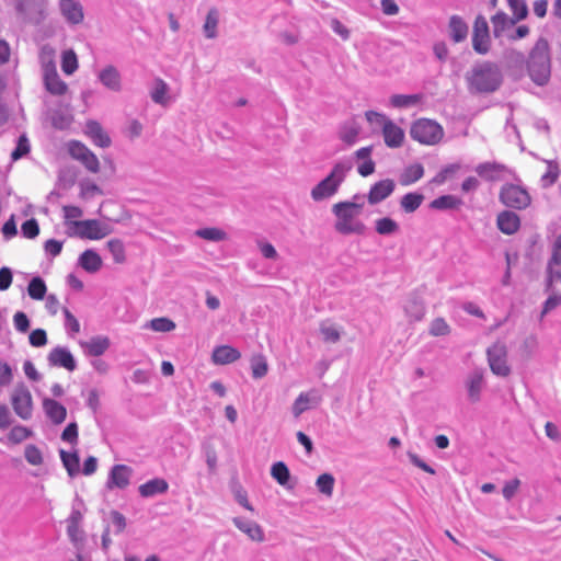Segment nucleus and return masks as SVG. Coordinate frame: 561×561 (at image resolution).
I'll return each mask as SVG.
<instances>
[{
  "instance_id": "55",
  "label": "nucleus",
  "mask_w": 561,
  "mask_h": 561,
  "mask_svg": "<svg viewBox=\"0 0 561 561\" xmlns=\"http://www.w3.org/2000/svg\"><path fill=\"white\" fill-rule=\"evenodd\" d=\"M26 461L32 466H39L43 463V454L35 445H27L24 450Z\"/></svg>"
},
{
  "instance_id": "39",
  "label": "nucleus",
  "mask_w": 561,
  "mask_h": 561,
  "mask_svg": "<svg viewBox=\"0 0 561 561\" xmlns=\"http://www.w3.org/2000/svg\"><path fill=\"white\" fill-rule=\"evenodd\" d=\"M407 316L413 321H420L425 314L423 301L417 297H411L404 305Z\"/></svg>"
},
{
  "instance_id": "53",
  "label": "nucleus",
  "mask_w": 561,
  "mask_h": 561,
  "mask_svg": "<svg viewBox=\"0 0 561 561\" xmlns=\"http://www.w3.org/2000/svg\"><path fill=\"white\" fill-rule=\"evenodd\" d=\"M507 3L517 22L528 15V7L525 0H507Z\"/></svg>"
},
{
  "instance_id": "32",
  "label": "nucleus",
  "mask_w": 561,
  "mask_h": 561,
  "mask_svg": "<svg viewBox=\"0 0 561 561\" xmlns=\"http://www.w3.org/2000/svg\"><path fill=\"white\" fill-rule=\"evenodd\" d=\"M424 175V167L421 163H413L405 167L400 175V183L409 186L421 180Z\"/></svg>"
},
{
  "instance_id": "20",
  "label": "nucleus",
  "mask_w": 561,
  "mask_h": 561,
  "mask_svg": "<svg viewBox=\"0 0 561 561\" xmlns=\"http://www.w3.org/2000/svg\"><path fill=\"white\" fill-rule=\"evenodd\" d=\"M396 184L392 180L386 179L378 181L375 183L368 193V203L370 205H376L383 199H386L388 196H390L394 191Z\"/></svg>"
},
{
  "instance_id": "45",
  "label": "nucleus",
  "mask_w": 561,
  "mask_h": 561,
  "mask_svg": "<svg viewBox=\"0 0 561 561\" xmlns=\"http://www.w3.org/2000/svg\"><path fill=\"white\" fill-rule=\"evenodd\" d=\"M375 229L381 236H390L399 230V225L392 218L383 217L376 220Z\"/></svg>"
},
{
  "instance_id": "10",
  "label": "nucleus",
  "mask_w": 561,
  "mask_h": 561,
  "mask_svg": "<svg viewBox=\"0 0 561 561\" xmlns=\"http://www.w3.org/2000/svg\"><path fill=\"white\" fill-rule=\"evenodd\" d=\"M11 403L18 416L30 420L33 415V399L30 389L23 382L16 385L11 396Z\"/></svg>"
},
{
  "instance_id": "35",
  "label": "nucleus",
  "mask_w": 561,
  "mask_h": 561,
  "mask_svg": "<svg viewBox=\"0 0 561 561\" xmlns=\"http://www.w3.org/2000/svg\"><path fill=\"white\" fill-rule=\"evenodd\" d=\"M424 201V195L419 192L404 194L400 199V207L407 214H412L420 208Z\"/></svg>"
},
{
  "instance_id": "6",
  "label": "nucleus",
  "mask_w": 561,
  "mask_h": 561,
  "mask_svg": "<svg viewBox=\"0 0 561 561\" xmlns=\"http://www.w3.org/2000/svg\"><path fill=\"white\" fill-rule=\"evenodd\" d=\"M410 136L413 140L427 146L436 145L444 136L443 127L435 121L420 118L412 123Z\"/></svg>"
},
{
  "instance_id": "48",
  "label": "nucleus",
  "mask_w": 561,
  "mask_h": 561,
  "mask_svg": "<svg viewBox=\"0 0 561 561\" xmlns=\"http://www.w3.org/2000/svg\"><path fill=\"white\" fill-rule=\"evenodd\" d=\"M334 477L330 473H322L318 477L316 485L322 494L331 496L334 488Z\"/></svg>"
},
{
  "instance_id": "14",
  "label": "nucleus",
  "mask_w": 561,
  "mask_h": 561,
  "mask_svg": "<svg viewBox=\"0 0 561 561\" xmlns=\"http://www.w3.org/2000/svg\"><path fill=\"white\" fill-rule=\"evenodd\" d=\"M18 14L26 22L38 24L44 19L43 0H18Z\"/></svg>"
},
{
  "instance_id": "31",
  "label": "nucleus",
  "mask_w": 561,
  "mask_h": 561,
  "mask_svg": "<svg viewBox=\"0 0 561 561\" xmlns=\"http://www.w3.org/2000/svg\"><path fill=\"white\" fill-rule=\"evenodd\" d=\"M423 95L416 94H393L389 98V105L394 108H410L419 105Z\"/></svg>"
},
{
  "instance_id": "8",
  "label": "nucleus",
  "mask_w": 561,
  "mask_h": 561,
  "mask_svg": "<svg viewBox=\"0 0 561 561\" xmlns=\"http://www.w3.org/2000/svg\"><path fill=\"white\" fill-rule=\"evenodd\" d=\"M500 202L508 208L525 209L530 205L528 191L519 185L506 183L500 191Z\"/></svg>"
},
{
  "instance_id": "43",
  "label": "nucleus",
  "mask_w": 561,
  "mask_h": 561,
  "mask_svg": "<svg viewBox=\"0 0 561 561\" xmlns=\"http://www.w3.org/2000/svg\"><path fill=\"white\" fill-rule=\"evenodd\" d=\"M251 370L254 379L263 378L267 374L268 365L264 355L257 354L251 358Z\"/></svg>"
},
{
  "instance_id": "49",
  "label": "nucleus",
  "mask_w": 561,
  "mask_h": 561,
  "mask_svg": "<svg viewBox=\"0 0 561 561\" xmlns=\"http://www.w3.org/2000/svg\"><path fill=\"white\" fill-rule=\"evenodd\" d=\"M560 171L559 167L556 162L548 161L547 171L541 175L540 182L543 187H549L553 185L558 178Z\"/></svg>"
},
{
  "instance_id": "47",
  "label": "nucleus",
  "mask_w": 561,
  "mask_h": 561,
  "mask_svg": "<svg viewBox=\"0 0 561 561\" xmlns=\"http://www.w3.org/2000/svg\"><path fill=\"white\" fill-rule=\"evenodd\" d=\"M31 151V144L25 134H22L19 136L16 146L11 152V160L18 161L22 159L23 157L27 156Z\"/></svg>"
},
{
  "instance_id": "23",
  "label": "nucleus",
  "mask_w": 561,
  "mask_h": 561,
  "mask_svg": "<svg viewBox=\"0 0 561 561\" xmlns=\"http://www.w3.org/2000/svg\"><path fill=\"white\" fill-rule=\"evenodd\" d=\"M80 345L88 356L100 357L108 350L111 341L107 336L95 335Z\"/></svg>"
},
{
  "instance_id": "11",
  "label": "nucleus",
  "mask_w": 561,
  "mask_h": 561,
  "mask_svg": "<svg viewBox=\"0 0 561 561\" xmlns=\"http://www.w3.org/2000/svg\"><path fill=\"white\" fill-rule=\"evenodd\" d=\"M488 362L492 373L496 376L506 377L511 373L507 365V350L505 344L495 343L486 351Z\"/></svg>"
},
{
  "instance_id": "1",
  "label": "nucleus",
  "mask_w": 561,
  "mask_h": 561,
  "mask_svg": "<svg viewBox=\"0 0 561 561\" xmlns=\"http://www.w3.org/2000/svg\"><path fill=\"white\" fill-rule=\"evenodd\" d=\"M466 81L471 93H493L502 85L503 73L495 62L481 61L467 72Z\"/></svg>"
},
{
  "instance_id": "21",
  "label": "nucleus",
  "mask_w": 561,
  "mask_h": 561,
  "mask_svg": "<svg viewBox=\"0 0 561 561\" xmlns=\"http://www.w3.org/2000/svg\"><path fill=\"white\" fill-rule=\"evenodd\" d=\"M234 526L245 534L251 540L262 542L265 539L263 528L253 520L242 517H234L232 519Z\"/></svg>"
},
{
  "instance_id": "25",
  "label": "nucleus",
  "mask_w": 561,
  "mask_h": 561,
  "mask_svg": "<svg viewBox=\"0 0 561 561\" xmlns=\"http://www.w3.org/2000/svg\"><path fill=\"white\" fill-rule=\"evenodd\" d=\"M85 134L92 139L94 145L106 148L111 145V138L104 133L101 124L96 121L90 119L84 125Z\"/></svg>"
},
{
  "instance_id": "54",
  "label": "nucleus",
  "mask_w": 561,
  "mask_h": 561,
  "mask_svg": "<svg viewBox=\"0 0 561 561\" xmlns=\"http://www.w3.org/2000/svg\"><path fill=\"white\" fill-rule=\"evenodd\" d=\"M359 134L358 127L354 124H345L340 130V138L347 145H353L357 141Z\"/></svg>"
},
{
  "instance_id": "34",
  "label": "nucleus",
  "mask_w": 561,
  "mask_h": 561,
  "mask_svg": "<svg viewBox=\"0 0 561 561\" xmlns=\"http://www.w3.org/2000/svg\"><path fill=\"white\" fill-rule=\"evenodd\" d=\"M462 205L461 198L455 195H442L430 203V208L435 210L458 209Z\"/></svg>"
},
{
  "instance_id": "62",
  "label": "nucleus",
  "mask_w": 561,
  "mask_h": 561,
  "mask_svg": "<svg viewBox=\"0 0 561 561\" xmlns=\"http://www.w3.org/2000/svg\"><path fill=\"white\" fill-rule=\"evenodd\" d=\"M61 439L76 445L78 443V425L76 423H69L61 433Z\"/></svg>"
},
{
  "instance_id": "37",
  "label": "nucleus",
  "mask_w": 561,
  "mask_h": 561,
  "mask_svg": "<svg viewBox=\"0 0 561 561\" xmlns=\"http://www.w3.org/2000/svg\"><path fill=\"white\" fill-rule=\"evenodd\" d=\"M483 387V375L480 371L472 373L467 380L468 397L472 402L480 400Z\"/></svg>"
},
{
  "instance_id": "29",
  "label": "nucleus",
  "mask_w": 561,
  "mask_h": 561,
  "mask_svg": "<svg viewBox=\"0 0 561 561\" xmlns=\"http://www.w3.org/2000/svg\"><path fill=\"white\" fill-rule=\"evenodd\" d=\"M449 36L455 43L463 42L469 33V26L459 15H451L448 23Z\"/></svg>"
},
{
  "instance_id": "59",
  "label": "nucleus",
  "mask_w": 561,
  "mask_h": 561,
  "mask_svg": "<svg viewBox=\"0 0 561 561\" xmlns=\"http://www.w3.org/2000/svg\"><path fill=\"white\" fill-rule=\"evenodd\" d=\"M196 234L205 240L221 241L225 239L226 233L218 228H203L196 231Z\"/></svg>"
},
{
  "instance_id": "18",
  "label": "nucleus",
  "mask_w": 561,
  "mask_h": 561,
  "mask_svg": "<svg viewBox=\"0 0 561 561\" xmlns=\"http://www.w3.org/2000/svg\"><path fill=\"white\" fill-rule=\"evenodd\" d=\"M48 364L54 367H62L69 371H73L77 368V362L69 351L65 346L54 347L47 357Z\"/></svg>"
},
{
  "instance_id": "46",
  "label": "nucleus",
  "mask_w": 561,
  "mask_h": 561,
  "mask_svg": "<svg viewBox=\"0 0 561 561\" xmlns=\"http://www.w3.org/2000/svg\"><path fill=\"white\" fill-rule=\"evenodd\" d=\"M146 329L154 332H171L175 329V323L169 318H154L145 324Z\"/></svg>"
},
{
  "instance_id": "60",
  "label": "nucleus",
  "mask_w": 561,
  "mask_h": 561,
  "mask_svg": "<svg viewBox=\"0 0 561 561\" xmlns=\"http://www.w3.org/2000/svg\"><path fill=\"white\" fill-rule=\"evenodd\" d=\"M107 248L112 253L115 262L121 263L125 260V251L123 242L118 239H113L107 242Z\"/></svg>"
},
{
  "instance_id": "63",
  "label": "nucleus",
  "mask_w": 561,
  "mask_h": 561,
  "mask_svg": "<svg viewBox=\"0 0 561 561\" xmlns=\"http://www.w3.org/2000/svg\"><path fill=\"white\" fill-rule=\"evenodd\" d=\"M519 485L520 481L517 478L506 481L502 489V494L504 499L506 501H511L515 496L517 490L519 489Z\"/></svg>"
},
{
  "instance_id": "17",
  "label": "nucleus",
  "mask_w": 561,
  "mask_h": 561,
  "mask_svg": "<svg viewBox=\"0 0 561 561\" xmlns=\"http://www.w3.org/2000/svg\"><path fill=\"white\" fill-rule=\"evenodd\" d=\"M322 401V396L317 389L301 392L293 403L291 412L297 419L307 410L317 407Z\"/></svg>"
},
{
  "instance_id": "33",
  "label": "nucleus",
  "mask_w": 561,
  "mask_h": 561,
  "mask_svg": "<svg viewBox=\"0 0 561 561\" xmlns=\"http://www.w3.org/2000/svg\"><path fill=\"white\" fill-rule=\"evenodd\" d=\"M503 170L504 167L496 162H483L476 167L477 174L486 181L497 180Z\"/></svg>"
},
{
  "instance_id": "44",
  "label": "nucleus",
  "mask_w": 561,
  "mask_h": 561,
  "mask_svg": "<svg viewBox=\"0 0 561 561\" xmlns=\"http://www.w3.org/2000/svg\"><path fill=\"white\" fill-rule=\"evenodd\" d=\"M503 58H504V61H505L507 68H514V69L522 70L526 62L525 55L515 49L505 50Z\"/></svg>"
},
{
  "instance_id": "26",
  "label": "nucleus",
  "mask_w": 561,
  "mask_h": 561,
  "mask_svg": "<svg viewBox=\"0 0 561 561\" xmlns=\"http://www.w3.org/2000/svg\"><path fill=\"white\" fill-rule=\"evenodd\" d=\"M99 80L107 89L118 92L122 89L121 73L114 66H106L99 73Z\"/></svg>"
},
{
  "instance_id": "5",
  "label": "nucleus",
  "mask_w": 561,
  "mask_h": 561,
  "mask_svg": "<svg viewBox=\"0 0 561 561\" xmlns=\"http://www.w3.org/2000/svg\"><path fill=\"white\" fill-rule=\"evenodd\" d=\"M362 205L352 202L336 203L332 210L336 216L335 230L342 234L362 233L365 229L363 222L355 220Z\"/></svg>"
},
{
  "instance_id": "61",
  "label": "nucleus",
  "mask_w": 561,
  "mask_h": 561,
  "mask_svg": "<svg viewBox=\"0 0 561 561\" xmlns=\"http://www.w3.org/2000/svg\"><path fill=\"white\" fill-rule=\"evenodd\" d=\"M21 232L23 237L33 239L38 236L39 233V227L36 219H27L25 220L21 226Z\"/></svg>"
},
{
  "instance_id": "7",
  "label": "nucleus",
  "mask_w": 561,
  "mask_h": 561,
  "mask_svg": "<svg viewBox=\"0 0 561 561\" xmlns=\"http://www.w3.org/2000/svg\"><path fill=\"white\" fill-rule=\"evenodd\" d=\"M41 64L45 89L50 94L64 95L67 91V84L59 78L53 56L43 50Z\"/></svg>"
},
{
  "instance_id": "15",
  "label": "nucleus",
  "mask_w": 561,
  "mask_h": 561,
  "mask_svg": "<svg viewBox=\"0 0 561 561\" xmlns=\"http://www.w3.org/2000/svg\"><path fill=\"white\" fill-rule=\"evenodd\" d=\"M133 469L129 466L114 465L108 472L106 488L124 490L129 485Z\"/></svg>"
},
{
  "instance_id": "3",
  "label": "nucleus",
  "mask_w": 561,
  "mask_h": 561,
  "mask_svg": "<svg viewBox=\"0 0 561 561\" xmlns=\"http://www.w3.org/2000/svg\"><path fill=\"white\" fill-rule=\"evenodd\" d=\"M351 169L352 163L350 161L335 163L330 174L311 190L312 199L314 202H321L335 195Z\"/></svg>"
},
{
  "instance_id": "56",
  "label": "nucleus",
  "mask_w": 561,
  "mask_h": 561,
  "mask_svg": "<svg viewBox=\"0 0 561 561\" xmlns=\"http://www.w3.org/2000/svg\"><path fill=\"white\" fill-rule=\"evenodd\" d=\"M320 332L325 342L336 343L341 339L340 330L332 324L322 323L320 325Z\"/></svg>"
},
{
  "instance_id": "41",
  "label": "nucleus",
  "mask_w": 561,
  "mask_h": 561,
  "mask_svg": "<svg viewBox=\"0 0 561 561\" xmlns=\"http://www.w3.org/2000/svg\"><path fill=\"white\" fill-rule=\"evenodd\" d=\"M219 21L218 10L213 8L208 11L205 24L204 33L207 38H215L217 36V26Z\"/></svg>"
},
{
  "instance_id": "24",
  "label": "nucleus",
  "mask_w": 561,
  "mask_h": 561,
  "mask_svg": "<svg viewBox=\"0 0 561 561\" xmlns=\"http://www.w3.org/2000/svg\"><path fill=\"white\" fill-rule=\"evenodd\" d=\"M241 353L230 345L216 346L211 354V359L216 365H228L237 362Z\"/></svg>"
},
{
  "instance_id": "51",
  "label": "nucleus",
  "mask_w": 561,
  "mask_h": 561,
  "mask_svg": "<svg viewBox=\"0 0 561 561\" xmlns=\"http://www.w3.org/2000/svg\"><path fill=\"white\" fill-rule=\"evenodd\" d=\"M168 84L161 80L157 79L154 83V88L151 91V99L154 103L164 105L167 104L168 100L165 98V94L168 92Z\"/></svg>"
},
{
  "instance_id": "38",
  "label": "nucleus",
  "mask_w": 561,
  "mask_h": 561,
  "mask_svg": "<svg viewBox=\"0 0 561 561\" xmlns=\"http://www.w3.org/2000/svg\"><path fill=\"white\" fill-rule=\"evenodd\" d=\"M61 462L70 477H76L80 472V459L77 451L68 453L64 449L59 451Z\"/></svg>"
},
{
  "instance_id": "19",
  "label": "nucleus",
  "mask_w": 561,
  "mask_h": 561,
  "mask_svg": "<svg viewBox=\"0 0 561 561\" xmlns=\"http://www.w3.org/2000/svg\"><path fill=\"white\" fill-rule=\"evenodd\" d=\"M59 10L69 24H80L84 19L83 8L77 0H59Z\"/></svg>"
},
{
  "instance_id": "30",
  "label": "nucleus",
  "mask_w": 561,
  "mask_h": 561,
  "mask_svg": "<svg viewBox=\"0 0 561 561\" xmlns=\"http://www.w3.org/2000/svg\"><path fill=\"white\" fill-rule=\"evenodd\" d=\"M78 264L88 273H95L101 268L102 260L94 250L89 249L80 254Z\"/></svg>"
},
{
  "instance_id": "52",
  "label": "nucleus",
  "mask_w": 561,
  "mask_h": 561,
  "mask_svg": "<svg viewBox=\"0 0 561 561\" xmlns=\"http://www.w3.org/2000/svg\"><path fill=\"white\" fill-rule=\"evenodd\" d=\"M78 68V59L73 50L62 53L61 69L66 75H72Z\"/></svg>"
},
{
  "instance_id": "2",
  "label": "nucleus",
  "mask_w": 561,
  "mask_h": 561,
  "mask_svg": "<svg viewBox=\"0 0 561 561\" xmlns=\"http://www.w3.org/2000/svg\"><path fill=\"white\" fill-rule=\"evenodd\" d=\"M528 73L533 82L537 85L548 83L551 76V58L549 43L545 38H539L533 47L527 61Z\"/></svg>"
},
{
  "instance_id": "57",
  "label": "nucleus",
  "mask_w": 561,
  "mask_h": 561,
  "mask_svg": "<svg viewBox=\"0 0 561 561\" xmlns=\"http://www.w3.org/2000/svg\"><path fill=\"white\" fill-rule=\"evenodd\" d=\"M450 332V327L444 318H436L430 325V334L433 336H444Z\"/></svg>"
},
{
  "instance_id": "4",
  "label": "nucleus",
  "mask_w": 561,
  "mask_h": 561,
  "mask_svg": "<svg viewBox=\"0 0 561 561\" xmlns=\"http://www.w3.org/2000/svg\"><path fill=\"white\" fill-rule=\"evenodd\" d=\"M365 117L371 126L380 128L385 145L388 148L397 149L402 147L405 133L386 114L376 111H367Z\"/></svg>"
},
{
  "instance_id": "12",
  "label": "nucleus",
  "mask_w": 561,
  "mask_h": 561,
  "mask_svg": "<svg viewBox=\"0 0 561 561\" xmlns=\"http://www.w3.org/2000/svg\"><path fill=\"white\" fill-rule=\"evenodd\" d=\"M69 153L75 159L80 161L84 168L96 173L100 170V162L98 157L82 142L72 140L69 142Z\"/></svg>"
},
{
  "instance_id": "50",
  "label": "nucleus",
  "mask_w": 561,
  "mask_h": 561,
  "mask_svg": "<svg viewBox=\"0 0 561 561\" xmlns=\"http://www.w3.org/2000/svg\"><path fill=\"white\" fill-rule=\"evenodd\" d=\"M33 435L32 430L23 425L13 426L8 435V439L13 444H20Z\"/></svg>"
},
{
  "instance_id": "42",
  "label": "nucleus",
  "mask_w": 561,
  "mask_h": 561,
  "mask_svg": "<svg viewBox=\"0 0 561 561\" xmlns=\"http://www.w3.org/2000/svg\"><path fill=\"white\" fill-rule=\"evenodd\" d=\"M271 476L283 486H286L290 479L289 469L283 461H277L272 466Z\"/></svg>"
},
{
  "instance_id": "36",
  "label": "nucleus",
  "mask_w": 561,
  "mask_h": 561,
  "mask_svg": "<svg viewBox=\"0 0 561 561\" xmlns=\"http://www.w3.org/2000/svg\"><path fill=\"white\" fill-rule=\"evenodd\" d=\"M493 33L496 37L501 36L506 30L513 28L517 21L514 18H510L504 12H497L492 16Z\"/></svg>"
},
{
  "instance_id": "40",
  "label": "nucleus",
  "mask_w": 561,
  "mask_h": 561,
  "mask_svg": "<svg viewBox=\"0 0 561 561\" xmlns=\"http://www.w3.org/2000/svg\"><path fill=\"white\" fill-rule=\"evenodd\" d=\"M47 291L46 284L44 279L39 276L33 277L27 286V294L34 300L44 299Z\"/></svg>"
},
{
  "instance_id": "28",
  "label": "nucleus",
  "mask_w": 561,
  "mask_h": 561,
  "mask_svg": "<svg viewBox=\"0 0 561 561\" xmlns=\"http://www.w3.org/2000/svg\"><path fill=\"white\" fill-rule=\"evenodd\" d=\"M169 490L168 482L162 478H154L140 484L138 492L142 497H152L158 494H163Z\"/></svg>"
},
{
  "instance_id": "27",
  "label": "nucleus",
  "mask_w": 561,
  "mask_h": 561,
  "mask_svg": "<svg viewBox=\"0 0 561 561\" xmlns=\"http://www.w3.org/2000/svg\"><path fill=\"white\" fill-rule=\"evenodd\" d=\"M43 409L47 417L55 424H60L66 419V408L54 399L45 398L43 400Z\"/></svg>"
},
{
  "instance_id": "22",
  "label": "nucleus",
  "mask_w": 561,
  "mask_h": 561,
  "mask_svg": "<svg viewBox=\"0 0 561 561\" xmlns=\"http://www.w3.org/2000/svg\"><path fill=\"white\" fill-rule=\"evenodd\" d=\"M496 225L501 232L511 236L518 231L520 218L514 211L503 210L497 215Z\"/></svg>"
},
{
  "instance_id": "9",
  "label": "nucleus",
  "mask_w": 561,
  "mask_h": 561,
  "mask_svg": "<svg viewBox=\"0 0 561 561\" xmlns=\"http://www.w3.org/2000/svg\"><path fill=\"white\" fill-rule=\"evenodd\" d=\"M71 225L76 228L75 234L81 239L100 240L112 232L108 225L96 219L75 220Z\"/></svg>"
},
{
  "instance_id": "64",
  "label": "nucleus",
  "mask_w": 561,
  "mask_h": 561,
  "mask_svg": "<svg viewBox=\"0 0 561 561\" xmlns=\"http://www.w3.org/2000/svg\"><path fill=\"white\" fill-rule=\"evenodd\" d=\"M28 340H30V344L32 346H35V347L44 346L47 343L46 331L43 329H35L31 332Z\"/></svg>"
},
{
  "instance_id": "13",
  "label": "nucleus",
  "mask_w": 561,
  "mask_h": 561,
  "mask_svg": "<svg viewBox=\"0 0 561 561\" xmlns=\"http://www.w3.org/2000/svg\"><path fill=\"white\" fill-rule=\"evenodd\" d=\"M490 44L491 39L488 22L485 18L478 15L473 25L472 47L476 53L485 55L490 50Z\"/></svg>"
},
{
  "instance_id": "16",
  "label": "nucleus",
  "mask_w": 561,
  "mask_h": 561,
  "mask_svg": "<svg viewBox=\"0 0 561 561\" xmlns=\"http://www.w3.org/2000/svg\"><path fill=\"white\" fill-rule=\"evenodd\" d=\"M561 282V233L552 245V255L548 263L547 290H551L553 282Z\"/></svg>"
},
{
  "instance_id": "58",
  "label": "nucleus",
  "mask_w": 561,
  "mask_h": 561,
  "mask_svg": "<svg viewBox=\"0 0 561 561\" xmlns=\"http://www.w3.org/2000/svg\"><path fill=\"white\" fill-rule=\"evenodd\" d=\"M64 316L66 332L68 335L73 336L80 331V323L67 308H64Z\"/></svg>"
}]
</instances>
